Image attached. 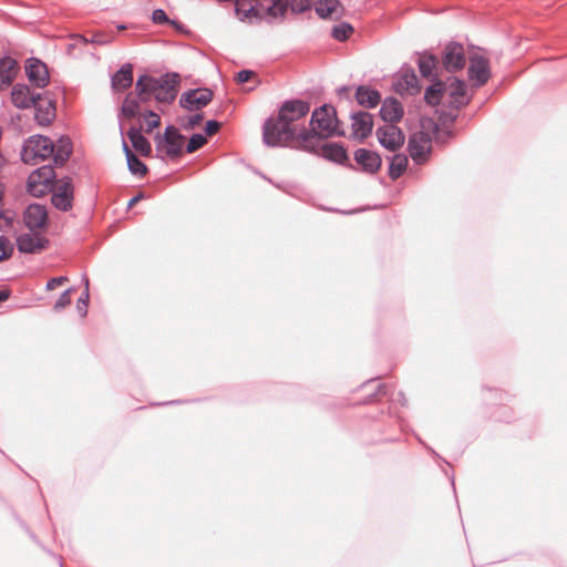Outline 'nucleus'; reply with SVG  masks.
I'll list each match as a JSON object with an SVG mask.
<instances>
[{
  "mask_svg": "<svg viewBox=\"0 0 567 567\" xmlns=\"http://www.w3.org/2000/svg\"><path fill=\"white\" fill-rule=\"evenodd\" d=\"M130 158L126 159L127 168L133 175L144 176L147 173V166L134 153H130Z\"/></svg>",
  "mask_w": 567,
  "mask_h": 567,
  "instance_id": "obj_35",
  "label": "nucleus"
},
{
  "mask_svg": "<svg viewBox=\"0 0 567 567\" xmlns=\"http://www.w3.org/2000/svg\"><path fill=\"white\" fill-rule=\"evenodd\" d=\"M318 155H321L323 158L344 165L349 162V157L347 154L346 148L339 144V143H324L322 145H319V142L317 143V153Z\"/></svg>",
  "mask_w": 567,
  "mask_h": 567,
  "instance_id": "obj_18",
  "label": "nucleus"
},
{
  "mask_svg": "<svg viewBox=\"0 0 567 567\" xmlns=\"http://www.w3.org/2000/svg\"><path fill=\"white\" fill-rule=\"evenodd\" d=\"M443 134L445 135V138H450L453 135L452 131L450 130L445 131Z\"/></svg>",
  "mask_w": 567,
  "mask_h": 567,
  "instance_id": "obj_59",
  "label": "nucleus"
},
{
  "mask_svg": "<svg viewBox=\"0 0 567 567\" xmlns=\"http://www.w3.org/2000/svg\"><path fill=\"white\" fill-rule=\"evenodd\" d=\"M203 120V114L202 113H197L193 116H190L187 122L183 125V127L185 130H193L194 127H196Z\"/></svg>",
  "mask_w": 567,
  "mask_h": 567,
  "instance_id": "obj_48",
  "label": "nucleus"
},
{
  "mask_svg": "<svg viewBox=\"0 0 567 567\" xmlns=\"http://www.w3.org/2000/svg\"><path fill=\"white\" fill-rule=\"evenodd\" d=\"M82 281L84 285V291L76 301V311L80 317L84 318L87 315V303L90 299V280L86 275L82 276Z\"/></svg>",
  "mask_w": 567,
  "mask_h": 567,
  "instance_id": "obj_33",
  "label": "nucleus"
},
{
  "mask_svg": "<svg viewBox=\"0 0 567 567\" xmlns=\"http://www.w3.org/2000/svg\"><path fill=\"white\" fill-rule=\"evenodd\" d=\"M144 197L143 193H138L136 196L132 197L127 204V208H132L135 204H137Z\"/></svg>",
  "mask_w": 567,
  "mask_h": 567,
  "instance_id": "obj_53",
  "label": "nucleus"
},
{
  "mask_svg": "<svg viewBox=\"0 0 567 567\" xmlns=\"http://www.w3.org/2000/svg\"><path fill=\"white\" fill-rule=\"evenodd\" d=\"M310 111V104L303 100L291 99L281 103L277 117L270 116L262 124V142L268 147L292 145V147L317 153L316 128L299 127L297 122Z\"/></svg>",
  "mask_w": 567,
  "mask_h": 567,
  "instance_id": "obj_1",
  "label": "nucleus"
},
{
  "mask_svg": "<svg viewBox=\"0 0 567 567\" xmlns=\"http://www.w3.org/2000/svg\"><path fill=\"white\" fill-rule=\"evenodd\" d=\"M152 21L155 24H171L176 29H181L182 24L176 20H171L163 9H155L152 13Z\"/></svg>",
  "mask_w": 567,
  "mask_h": 567,
  "instance_id": "obj_38",
  "label": "nucleus"
},
{
  "mask_svg": "<svg viewBox=\"0 0 567 567\" xmlns=\"http://www.w3.org/2000/svg\"><path fill=\"white\" fill-rule=\"evenodd\" d=\"M69 279L65 276L54 277L47 282V289L53 290L55 287L66 282Z\"/></svg>",
  "mask_w": 567,
  "mask_h": 567,
  "instance_id": "obj_50",
  "label": "nucleus"
},
{
  "mask_svg": "<svg viewBox=\"0 0 567 567\" xmlns=\"http://www.w3.org/2000/svg\"><path fill=\"white\" fill-rule=\"evenodd\" d=\"M259 12L255 9V7H250L249 9L244 11V17H258Z\"/></svg>",
  "mask_w": 567,
  "mask_h": 567,
  "instance_id": "obj_54",
  "label": "nucleus"
},
{
  "mask_svg": "<svg viewBox=\"0 0 567 567\" xmlns=\"http://www.w3.org/2000/svg\"><path fill=\"white\" fill-rule=\"evenodd\" d=\"M56 174L52 165H43L37 168L28 181V187L31 192L34 190L37 185H43L45 188H50L51 185L56 181Z\"/></svg>",
  "mask_w": 567,
  "mask_h": 567,
  "instance_id": "obj_19",
  "label": "nucleus"
},
{
  "mask_svg": "<svg viewBox=\"0 0 567 567\" xmlns=\"http://www.w3.org/2000/svg\"><path fill=\"white\" fill-rule=\"evenodd\" d=\"M185 136L174 125H167L163 135L155 136L156 150L164 152L171 158H177L183 153Z\"/></svg>",
  "mask_w": 567,
  "mask_h": 567,
  "instance_id": "obj_6",
  "label": "nucleus"
},
{
  "mask_svg": "<svg viewBox=\"0 0 567 567\" xmlns=\"http://www.w3.org/2000/svg\"><path fill=\"white\" fill-rule=\"evenodd\" d=\"M177 403H179V401H171V402H168V404H177Z\"/></svg>",
  "mask_w": 567,
  "mask_h": 567,
  "instance_id": "obj_63",
  "label": "nucleus"
},
{
  "mask_svg": "<svg viewBox=\"0 0 567 567\" xmlns=\"http://www.w3.org/2000/svg\"><path fill=\"white\" fill-rule=\"evenodd\" d=\"M450 90H451L450 95L452 97L451 104L455 109H461L462 106H464L465 104L468 103V100H464V95H465L464 81H462L457 78H453L452 82L450 84Z\"/></svg>",
  "mask_w": 567,
  "mask_h": 567,
  "instance_id": "obj_29",
  "label": "nucleus"
},
{
  "mask_svg": "<svg viewBox=\"0 0 567 567\" xmlns=\"http://www.w3.org/2000/svg\"><path fill=\"white\" fill-rule=\"evenodd\" d=\"M112 89L114 91H123L133 84V65L131 63L123 64L111 78Z\"/></svg>",
  "mask_w": 567,
  "mask_h": 567,
  "instance_id": "obj_23",
  "label": "nucleus"
},
{
  "mask_svg": "<svg viewBox=\"0 0 567 567\" xmlns=\"http://www.w3.org/2000/svg\"><path fill=\"white\" fill-rule=\"evenodd\" d=\"M341 8L339 0H319L315 4L316 13L321 19H329L337 10Z\"/></svg>",
  "mask_w": 567,
  "mask_h": 567,
  "instance_id": "obj_32",
  "label": "nucleus"
},
{
  "mask_svg": "<svg viewBox=\"0 0 567 567\" xmlns=\"http://www.w3.org/2000/svg\"><path fill=\"white\" fill-rule=\"evenodd\" d=\"M71 39L74 41V43H71L69 44V50H72L76 43H82V44H89L90 43V39L82 35V34H73L71 37Z\"/></svg>",
  "mask_w": 567,
  "mask_h": 567,
  "instance_id": "obj_51",
  "label": "nucleus"
},
{
  "mask_svg": "<svg viewBox=\"0 0 567 567\" xmlns=\"http://www.w3.org/2000/svg\"><path fill=\"white\" fill-rule=\"evenodd\" d=\"M13 252V246L6 236H0V261L7 260Z\"/></svg>",
  "mask_w": 567,
  "mask_h": 567,
  "instance_id": "obj_42",
  "label": "nucleus"
},
{
  "mask_svg": "<svg viewBox=\"0 0 567 567\" xmlns=\"http://www.w3.org/2000/svg\"><path fill=\"white\" fill-rule=\"evenodd\" d=\"M355 100L359 105L373 109L381 102V94L378 90L367 85H359L355 90Z\"/></svg>",
  "mask_w": 567,
  "mask_h": 567,
  "instance_id": "obj_25",
  "label": "nucleus"
},
{
  "mask_svg": "<svg viewBox=\"0 0 567 567\" xmlns=\"http://www.w3.org/2000/svg\"><path fill=\"white\" fill-rule=\"evenodd\" d=\"M409 164V159L404 154H395L392 156L389 165V176L395 181L402 176Z\"/></svg>",
  "mask_w": 567,
  "mask_h": 567,
  "instance_id": "obj_31",
  "label": "nucleus"
},
{
  "mask_svg": "<svg viewBox=\"0 0 567 567\" xmlns=\"http://www.w3.org/2000/svg\"><path fill=\"white\" fill-rule=\"evenodd\" d=\"M354 161L361 166V171L367 174H375L382 165L381 156L371 150L358 148L353 154Z\"/></svg>",
  "mask_w": 567,
  "mask_h": 567,
  "instance_id": "obj_15",
  "label": "nucleus"
},
{
  "mask_svg": "<svg viewBox=\"0 0 567 567\" xmlns=\"http://www.w3.org/2000/svg\"><path fill=\"white\" fill-rule=\"evenodd\" d=\"M352 120V135L353 137L364 141L371 135L373 128V117L370 113L364 111L353 112L350 115Z\"/></svg>",
  "mask_w": 567,
  "mask_h": 567,
  "instance_id": "obj_14",
  "label": "nucleus"
},
{
  "mask_svg": "<svg viewBox=\"0 0 567 567\" xmlns=\"http://www.w3.org/2000/svg\"><path fill=\"white\" fill-rule=\"evenodd\" d=\"M24 225L31 231L43 228L48 223V212L43 205L31 204L23 214Z\"/></svg>",
  "mask_w": 567,
  "mask_h": 567,
  "instance_id": "obj_16",
  "label": "nucleus"
},
{
  "mask_svg": "<svg viewBox=\"0 0 567 567\" xmlns=\"http://www.w3.org/2000/svg\"><path fill=\"white\" fill-rule=\"evenodd\" d=\"M393 87L399 94L414 95L421 91L419 79L413 69L402 70L400 76L393 83Z\"/></svg>",
  "mask_w": 567,
  "mask_h": 567,
  "instance_id": "obj_17",
  "label": "nucleus"
},
{
  "mask_svg": "<svg viewBox=\"0 0 567 567\" xmlns=\"http://www.w3.org/2000/svg\"><path fill=\"white\" fill-rule=\"evenodd\" d=\"M391 401H393V402H399L402 406H405V405H406V402H408V400H406V398H405L404 393H403V392H401V391H400V392H398L395 395H394V393H392V394H391Z\"/></svg>",
  "mask_w": 567,
  "mask_h": 567,
  "instance_id": "obj_52",
  "label": "nucleus"
},
{
  "mask_svg": "<svg viewBox=\"0 0 567 567\" xmlns=\"http://www.w3.org/2000/svg\"><path fill=\"white\" fill-rule=\"evenodd\" d=\"M254 76H256V73L252 70L244 69L236 74V82L244 84L251 80Z\"/></svg>",
  "mask_w": 567,
  "mask_h": 567,
  "instance_id": "obj_47",
  "label": "nucleus"
},
{
  "mask_svg": "<svg viewBox=\"0 0 567 567\" xmlns=\"http://www.w3.org/2000/svg\"><path fill=\"white\" fill-rule=\"evenodd\" d=\"M140 102H142L140 99H131L130 96H126L123 101L120 116H124L127 118H132L137 115L140 111Z\"/></svg>",
  "mask_w": 567,
  "mask_h": 567,
  "instance_id": "obj_34",
  "label": "nucleus"
},
{
  "mask_svg": "<svg viewBox=\"0 0 567 567\" xmlns=\"http://www.w3.org/2000/svg\"><path fill=\"white\" fill-rule=\"evenodd\" d=\"M145 122H146V133L152 132L154 128L158 127L161 124V117L154 111H147L145 113Z\"/></svg>",
  "mask_w": 567,
  "mask_h": 567,
  "instance_id": "obj_43",
  "label": "nucleus"
},
{
  "mask_svg": "<svg viewBox=\"0 0 567 567\" xmlns=\"http://www.w3.org/2000/svg\"><path fill=\"white\" fill-rule=\"evenodd\" d=\"M388 386L384 383H378L373 392L369 395V398L364 401L365 403H371L375 398L381 395H388Z\"/></svg>",
  "mask_w": 567,
  "mask_h": 567,
  "instance_id": "obj_46",
  "label": "nucleus"
},
{
  "mask_svg": "<svg viewBox=\"0 0 567 567\" xmlns=\"http://www.w3.org/2000/svg\"><path fill=\"white\" fill-rule=\"evenodd\" d=\"M125 29H126L125 24H118L117 25V30H120V31L125 30Z\"/></svg>",
  "mask_w": 567,
  "mask_h": 567,
  "instance_id": "obj_61",
  "label": "nucleus"
},
{
  "mask_svg": "<svg viewBox=\"0 0 567 567\" xmlns=\"http://www.w3.org/2000/svg\"><path fill=\"white\" fill-rule=\"evenodd\" d=\"M442 65L447 72L462 70L465 65L464 48L458 42H450L443 51Z\"/></svg>",
  "mask_w": 567,
  "mask_h": 567,
  "instance_id": "obj_10",
  "label": "nucleus"
},
{
  "mask_svg": "<svg viewBox=\"0 0 567 567\" xmlns=\"http://www.w3.org/2000/svg\"><path fill=\"white\" fill-rule=\"evenodd\" d=\"M420 130L417 132L425 133L427 136L432 137V134H437L440 132L439 124L429 116H422L419 121Z\"/></svg>",
  "mask_w": 567,
  "mask_h": 567,
  "instance_id": "obj_37",
  "label": "nucleus"
},
{
  "mask_svg": "<svg viewBox=\"0 0 567 567\" xmlns=\"http://www.w3.org/2000/svg\"><path fill=\"white\" fill-rule=\"evenodd\" d=\"M41 101H43V103L37 102V106H34V117L39 125L48 126L55 118V102L50 97L42 99Z\"/></svg>",
  "mask_w": 567,
  "mask_h": 567,
  "instance_id": "obj_22",
  "label": "nucleus"
},
{
  "mask_svg": "<svg viewBox=\"0 0 567 567\" xmlns=\"http://www.w3.org/2000/svg\"><path fill=\"white\" fill-rule=\"evenodd\" d=\"M312 0H291L289 3L293 13H303L311 8Z\"/></svg>",
  "mask_w": 567,
  "mask_h": 567,
  "instance_id": "obj_44",
  "label": "nucleus"
},
{
  "mask_svg": "<svg viewBox=\"0 0 567 567\" xmlns=\"http://www.w3.org/2000/svg\"><path fill=\"white\" fill-rule=\"evenodd\" d=\"M426 449L435 456V457H440V455L431 447L426 446Z\"/></svg>",
  "mask_w": 567,
  "mask_h": 567,
  "instance_id": "obj_60",
  "label": "nucleus"
},
{
  "mask_svg": "<svg viewBox=\"0 0 567 567\" xmlns=\"http://www.w3.org/2000/svg\"><path fill=\"white\" fill-rule=\"evenodd\" d=\"M25 73L29 81L38 87H45L49 83V71L47 64L37 58L27 60Z\"/></svg>",
  "mask_w": 567,
  "mask_h": 567,
  "instance_id": "obj_13",
  "label": "nucleus"
},
{
  "mask_svg": "<svg viewBox=\"0 0 567 567\" xmlns=\"http://www.w3.org/2000/svg\"><path fill=\"white\" fill-rule=\"evenodd\" d=\"M433 83L429 85L424 93V101L431 106L439 105L445 90V84L440 79L431 80Z\"/></svg>",
  "mask_w": 567,
  "mask_h": 567,
  "instance_id": "obj_30",
  "label": "nucleus"
},
{
  "mask_svg": "<svg viewBox=\"0 0 567 567\" xmlns=\"http://www.w3.org/2000/svg\"><path fill=\"white\" fill-rule=\"evenodd\" d=\"M375 135L381 146L390 152L398 151L405 142L403 132L394 124L380 126Z\"/></svg>",
  "mask_w": 567,
  "mask_h": 567,
  "instance_id": "obj_8",
  "label": "nucleus"
},
{
  "mask_svg": "<svg viewBox=\"0 0 567 567\" xmlns=\"http://www.w3.org/2000/svg\"><path fill=\"white\" fill-rule=\"evenodd\" d=\"M141 131L142 127L132 126L127 132V136L136 152L142 156H148L152 153L151 143Z\"/></svg>",
  "mask_w": 567,
  "mask_h": 567,
  "instance_id": "obj_28",
  "label": "nucleus"
},
{
  "mask_svg": "<svg viewBox=\"0 0 567 567\" xmlns=\"http://www.w3.org/2000/svg\"><path fill=\"white\" fill-rule=\"evenodd\" d=\"M417 66L421 75L429 80L439 79V75L434 73V70L439 65L437 58L427 52L417 53Z\"/></svg>",
  "mask_w": 567,
  "mask_h": 567,
  "instance_id": "obj_26",
  "label": "nucleus"
},
{
  "mask_svg": "<svg viewBox=\"0 0 567 567\" xmlns=\"http://www.w3.org/2000/svg\"><path fill=\"white\" fill-rule=\"evenodd\" d=\"M373 383H374V380H373V379H371V380H368L367 382H364V383L362 384V386H363V388H368V386L372 385Z\"/></svg>",
  "mask_w": 567,
  "mask_h": 567,
  "instance_id": "obj_58",
  "label": "nucleus"
},
{
  "mask_svg": "<svg viewBox=\"0 0 567 567\" xmlns=\"http://www.w3.org/2000/svg\"><path fill=\"white\" fill-rule=\"evenodd\" d=\"M486 390H487L488 392H495V393H497V392H498L497 390H493V389H489V388H487Z\"/></svg>",
  "mask_w": 567,
  "mask_h": 567,
  "instance_id": "obj_62",
  "label": "nucleus"
},
{
  "mask_svg": "<svg viewBox=\"0 0 567 567\" xmlns=\"http://www.w3.org/2000/svg\"><path fill=\"white\" fill-rule=\"evenodd\" d=\"M379 114L384 122L395 124L402 120L404 110L395 97H386L381 105Z\"/></svg>",
  "mask_w": 567,
  "mask_h": 567,
  "instance_id": "obj_20",
  "label": "nucleus"
},
{
  "mask_svg": "<svg viewBox=\"0 0 567 567\" xmlns=\"http://www.w3.org/2000/svg\"><path fill=\"white\" fill-rule=\"evenodd\" d=\"M408 151L415 164L425 163L432 151V137L422 132L412 133L409 137Z\"/></svg>",
  "mask_w": 567,
  "mask_h": 567,
  "instance_id": "obj_7",
  "label": "nucleus"
},
{
  "mask_svg": "<svg viewBox=\"0 0 567 567\" xmlns=\"http://www.w3.org/2000/svg\"><path fill=\"white\" fill-rule=\"evenodd\" d=\"M71 291H72V288H69L65 291H63L62 295L58 298V300L54 303L55 311L64 309L66 306H69L71 303V297H70Z\"/></svg>",
  "mask_w": 567,
  "mask_h": 567,
  "instance_id": "obj_45",
  "label": "nucleus"
},
{
  "mask_svg": "<svg viewBox=\"0 0 567 567\" xmlns=\"http://www.w3.org/2000/svg\"><path fill=\"white\" fill-rule=\"evenodd\" d=\"M51 192V204L61 212H69L73 207L74 186L70 176L58 178L49 188Z\"/></svg>",
  "mask_w": 567,
  "mask_h": 567,
  "instance_id": "obj_5",
  "label": "nucleus"
},
{
  "mask_svg": "<svg viewBox=\"0 0 567 567\" xmlns=\"http://www.w3.org/2000/svg\"><path fill=\"white\" fill-rule=\"evenodd\" d=\"M18 72V63L10 56L0 59V91L8 87L16 79Z\"/></svg>",
  "mask_w": 567,
  "mask_h": 567,
  "instance_id": "obj_24",
  "label": "nucleus"
},
{
  "mask_svg": "<svg viewBox=\"0 0 567 567\" xmlns=\"http://www.w3.org/2000/svg\"><path fill=\"white\" fill-rule=\"evenodd\" d=\"M207 142L206 136L200 133H195L189 137V141L186 145V153H194L197 150L202 148Z\"/></svg>",
  "mask_w": 567,
  "mask_h": 567,
  "instance_id": "obj_40",
  "label": "nucleus"
},
{
  "mask_svg": "<svg viewBox=\"0 0 567 567\" xmlns=\"http://www.w3.org/2000/svg\"><path fill=\"white\" fill-rule=\"evenodd\" d=\"M179 82L181 76L176 72H167L159 78L143 74L137 78L135 90L142 102L154 96L158 103H172L177 96Z\"/></svg>",
  "mask_w": 567,
  "mask_h": 567,
  "instance_id": "obj_2",
  "label": "nucleus"
},
{
  "mask_svg": "<svg viewBox=\"0 0 567 567\" xmlns=\"http://www.w3.org/2000/svg\"><path fill=\"white\" fill-rule=\"evenodd\" d=\"M353 32V27L348 22L336 24L331 30V37L338 41H346Z\"/></svg>",
  "mask_w": 567,
  "mask_h": 567,
  "instance_id": "obj_36",
  "label": "nucleus"
},
{
  "mask_svg": "<svg viewBox=\"0 0 567 567\" xmlns=\"http://www.w3.org/2000/svg\"><path fill=\"white\" fill-rule=\"evenodd\" d=\"M42 95L33 92L27 84L18 83L12 87L11 101L17 109L27 110L37 106L41 102Z\"/></svg>",
  "mask_w": 567,
  "mask_h": 567,
  "instance_id": "obj_11",
  "label": "nucleus"
},
{
  "mask_svg": "<svg viewBox=\"0 0 567 567\" xmlns=\"http://www.w3.org/2000/svg\"><path fill=\"white\" fill-rule=\"evenodd\" d=\"M10 297V290L9 289H2L0 290V303L8 300Z\"/></svg>",
  "mask_w": 567,
  "mask_h": 567,
  "instance_id": "obj_55",
  "label": "nucleus"
},
{
  "mask_svg": "<svg viewBox=\"0 0 567 567\" xmlns=\"http://www.w3.org/2000/svg\"><path fill=\"white\" fill-rule=\"evenodd\" d=\"M337 124L338 118L334 107L324 104L313 111L310 125L311 128H316V132L318 133L317 140L315 141L316 147L317 143L322 138L330 137L334 134L343 135V132L337 131Z\"/></svg>",
  "mask_w": 567,
  "mask_h": 567,
  "instance_id": "obj_4",
  "label": "nucleus"
},
{
  "mask_svg": "<svg viewBox=\"0 0 567 567\" xmlns=\"http://www.w3.org/2000/svg\"><path fill=\"white\" fill-rule=\"evenodd\" d=\"M54 142L44 135H32L27 138L21 150V161L29 165H37L38 159L44 161L54 152Z\"/></svg>",
  "mask_w": 567,
  "mask_h": 567,
  "instance_id": "obj_3",
  "label": "nucleus"
},
{
  "mask_svg": "<svg viewBox=\"0 0 567 567\" xmlns=\"http://www.w3.org/2000/svg\"><path fill=\"white\" fill-rule=\"evenodd\" d=\"M468 78L474 81V85L480 87L487 83L491 78L489 64L486 58L474 55L470 59Z\"/></svg>",
  "mask_w": 567,
  "mask_h": 567,
  "instance_id": "obj_12",
  "label": "nucleus"
},
{
  "mask_svg": "<svg viewBox=\"0 0 567 567\" xmlns=\"http://www.w3.org/2000/svg\"><path fill=\"white\" fill-rule=\"evenodd\" d=\"M122 148H123L126 159H128L131 156L130 153H133V152L131 151L130 146L127 145V143L124 140L122 142Z\"/></svg>",
  "mask_w": 567,
  "mask_h": 567,
  "instance_id": "obj_56",
  "label": "nucleus"
},
{
  "mask_svg": "<svg viewBox=\"0 0 567 567\" xmlns=\"http://www.w3.org/2000/svg\"><path fill=\"white\" fill-rule=\"evenodd\" d=\"M0 219H3L7 225H10L12 221V217L7 216L4 212H0Z\"/></svg>",
  "mask_w": 567,
  "mask_h": 567,
  "instance_id": "obj_57",
  "label": "nucleus"
},
{
  "mask_svg": "<svg viewBox=\"0 0 567 567\" xmlns=\"http://www.w3.org/2000/svg\"><path fill=\"white\" fill-rule=\"evenodd\" d=\"M288 6V0H272L271 4L267 9V13L275 18L282 17L287 11Z\"/></svg>",
  "mask_w": 567,
  "mask_h": 567,
  "instance_id": "obj_39",
  "label": "nucleus"
},
{
  "mask_svg": "<svg viewBox=\"0 0 567 567\" xmlns=\"http://www.w3.org/2000/svg\"><path fill=\"white\" fill-rule=\"evenodd\" d=\"M114 37H115L114 33L97 31V32H94L92 38H90V43L97 44V45H106V44H110L111 42H113Z\"/></svg>",
  "mask_w": 567,
  "mask_h": 567,
  "instance_id": "obj_41",
  "label": "nucleus"
},
{
  "mask_svg": "<svg viewBox=\"0 0 567 567\" xmlns=\"http://www.w3.org/2000/svg\"><path fill=\"white\" fill-rule=\"evenodd\" d=\"M219 128H220V123L215 120H209L205 124V133L209 136L217 133Z\"/></svg>",
  "mask_w": 567,
  "mask_h": 567,
  "instance_id": "obj_49",
  "label": "nucleus"
},
{
  "mask_svg": "<svg viewBox=\"0 0 567 567\" xmlns=\"http://www.w3.org/2000/svg\"><path fill=\"white\" fill-rule=\"evenodd\" d=\"M48 239L32 234H21L17 238V246L20 252L34 254L44 249L48 245Z\"/></svg>",
  "mask_w": 567,
  "mask_h": 567,
  "instance_id": "obj_21",
  "label": "nucleus"
},
{
  "mask_svg": "<svg viewBox=\"0 0 567 567\" xmlns=\"http://www.w3.org/2000/svg\"><path fill=\"white\" fill-rule=\"evenodd\" d=\"M54 152L51 155L55 166H63L72 154V142L69 136H61L56 143H54Z\"/></svg>",
  "mask_w": 567,
  "mask_h": 567,
  "instance_id": "obj_27",
  "label": "nucleus"
},
{
  "mask_svg": "<svg viewBox=\"0 0 567 567\" xmlns=\"http://www.w3.org/2000/svg\"><path fill=\"white\" fill-rule=\"evenodd\" d=\"M213 95L209 89L188 90L181 95L179 105L188 111L200 110L210 103Z\"/></svg>",
  "mask_w": 567,
  "mask_h": 567,
  "instance_id": "obj_9",
  "label": "nucleus"
}]
</instances>
